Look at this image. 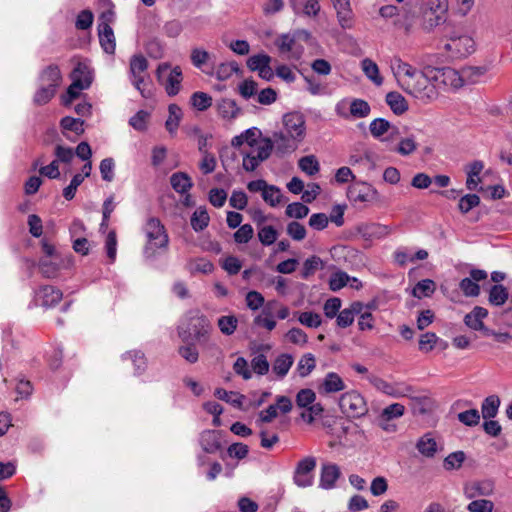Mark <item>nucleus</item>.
I'll use <instances>...</instances> for the list:
<instances>
[{"mask_svg":"<svg viewBox=\"0 0 512 512\" xmlns=\"http://www.w3.org/2000/svg\"><path fill=\"white\" fill-rule=\"evenodd\" d=\"M299 168L309 176H313L320 170V165L315 156H305L299 160Z\"/></svg>","mask_w":512,"mask_h":512,"instance_id":"49530a36","label":"nucleus"},{"mask_svg":"<svg viewBox=\"0 0 512 512\" xmlns=\"http://www.w3.org/2000/svg\"><path fill=\"white\" fill-rule=\"evenodd\" d=\"M480 204V197L476 194H467L459 200V210L466 214Z\"/></svg>","mask_w":512,"mask_h":512,"instance_id":"680f3d73","label":"nucleus"},{"mask_svg":"<svg viewBox=\"0 0 512 512\" xmlns=\"http://www.w3.org/2000/svg\"><path fill=\"white\" fill-rule=\"evenodd\" d=\"M436 290V284L431 279L419 281L412 290V295L418 299L430 297Z\"/></svg>","mask_w":512,"mask_h":512,"instance_id":"4c0bfd02","label":"nucleus"},{"mask_svg":"<svg viewBox=\"0 0 512 512\" xmlns=\"http://www.w3.org/2000/svg\"><path fill=\"white\" fill-rule=\"evenodd\" d=\"M218 114L223 119H233L240 113L236 103L231 99H222L217 104Z\"/></svg>","mask_w":512,"mask_h":512,"instance_id":"f704fd0d","label":"nucleus"},{"mask_svg":"<svg viewBox=\"0 0 512 512\" xmlns=\"http://www.w3.org/2000/svg\"><path fill=\"white\" fill-rule=\"evenodd\" d=\"M263 200L271 207H276L282 202L281 190L274 185H267L262 194Z\"/></svg>","mask_w":512,"mask_h":512,"instance_id":"a18cd8bd","label":"nucleus"},{"mask_svg":"<svg viewBox=\"0 0 512 512\" xmlns=\"http://www.w3.org/2000/svg\"><path fill=\"white\" fill-rule=\"evenodd\" d=\"M469 512H493L494 503L487 499H474L467 505Z\"/></svg>","mask_w":512,"mask_h":512,"instance_id":"4d7b16f0","label":"nucleus"},{"mask_svg":"<svg viewBox=\"0 0 512 512\" xmlns=\"http://www.w3.org/2000/svg\"><path fill=\"white\" fill-rule=\"evenodd\" d=\"M212 326L208 318L198 312H193L188 317L186 327L178 328V335L183 341L193 337L198 343H206L209 339Z\"/></svg>","mask_w":512,"mask_h":512,"instance_id":"7ed1b4c3","label":"nucleus"},{"mask_svg":"<svg viewBox=\"0 0 512 512\" xmlns=\"http://www.w3.org/2000/svg\"><path fill=\"white\" fill-rule=\"evenodd\" d=\"M340 475V468L336 464H323L321 467L319 486L323 489L333 488Z\"/></svg>","mask_w":512,"mask_h":512,"instance_id":"aec40b11","label":"nucleus"},{"mask_svg":"<svg viewBox=\"0 0 512 512\" xmlns=\"http://www.w3.org/2000/svg\"><path fill=\"white\" fill-rule=\"evenodd\" d=\"M487 315H488L487 309L480 307V306H476L473 308V310L470 313H468L465 316L464 322L469 328H471L475 331L483 330L484 324H483L482 320L485 317H487Z\"/></svg>","mask_w":512,"mask_h":512,"instance_id":"a878e982","label":"nucleus"},{"mask_svg":"<svg viewBox=\"0 0 512 512\" xmlns=\"http://www.w3.org/2000/svg\"><path fill=\"white\" fill-rule=\"evenodd\" d=\"M191 105L199 111H204L212 105V98L207 93L195 92L190 98Z\"/></svg>","mask_w":512,"mask_h":512,"instance_id":"de8ad7c7","label":"nucleus"},{"mask_svg":"<svg viewBox=\"0 0 512 512\" xmlns=\"http://www.w3.org/2000/svg\"><path fill=\"white\" fill-rule=\"evenodd\" d=\"M55 93L56 91L54 88L40 85L34 94V103L37 105H44L54 97Z\"/></svg>","mask_w":512,"mask_h":512,"instance_id":"13d9d810","label":"nucleus"},{"mask_svg":"<svg viewBox=\"0 0 512 512\" xmlns=\"http://www.w3.org/2000/svg\"><path fill=\"white\" fill-rule=\"evenodd\" d=\"M148 62L143 55H134L130 60V76L133 85L141 91L144 83Z\"/></svg>","mask_w":512,"mask_h":512,"instance_id":"2eb2a0df","label":"nucleus"},{"mask_svg":"<svg viewBox=\"0 0 512 512\" xmlns=\"http://www.w3.org/2000/svg\"><path fill=\"white\" fill-rule=\"evenodd\" d=\"M210 221L209 214L207 212V209L203 206L198 207L194 213L191 216V226L196 231H202L204 230Z\"/></svg>","mask_w":512,"mask_h":512,"instance_id":"72a5a7b5","label":"nucleus"},{"mask_svg":"<svg viewBox=\"0 0 512 512\" xmlns=\"http://www.w3.org/2000/svg\"><path fill=\"white\" fill-rule=\"evenodd\" d=\"M484 168V164L482 161H474L469 165V169L467 171V180L466 186L469 190H475L478 184L481 182L479 177L480 173Z\"/></svg>","mask_w":512,"mask_h":512,"instance_id":"473e14b6","label":"nucleus"},{"mask_svg":"<svg viewBox=\"0 0 512 512\" xmlns=\"http://www.w3.org/2000/svg\"><path fill=\"white\" fill-rule=\"evenodd\" d=\"M143 232L146 238L143 255L147 260H153L167 251L169 237L159 219L149 218L143 227Z\"/></svg>","mask_w":512,"mask_h":512,"instance_id":"f03ea898","label":"nucleus"},{"mask_svg":"<svg viewBox=\"0 0 512 512\" xmlns=\"http://www.w3.org/2000/svg\"><path fill=\"white\" fill-rule=\"evenodd\" d=\"M339 407L349 418H361L368 413V405L364 396L356 390L343 393L339 398Z\"/></svg>","mask_w":512,"mask_h":512,"instance_id":"0eeeda50","label":"nucleus"},{"mask_svg":"<svg viewBox=\"0 0 512 512\" xmlns=\"http://www.w3.org/2000/svg\"><path fill=\"white\" fill-rule=\"evenodd\" d=\"M364 75L376 86H381L384 82L380 75L379 67L375 61L370 58H364L360 63Z\"/></svg>","mask_w":512,"mask_h":512,"instance_id":"393cba45","label":"nucleus"},{"mask_svg":"<svg viewBox=\"0 0 512 512\" xmlns=\"http://www.w3.org/2000/svg\"><path fill=\"white\" fill-rule=\"evenodd\" d=\"M62 299V292L54 286H42L35 295V300L43 307H53Z\"/></svg>","mask_w":512,"mask_h":512,"instance_id":"a211bd4d","label":"nucleus"},{"mask_svg":"<svg viewBox=\"0 0 512 512\" xmlns=\"http://www.w3.org/2000/svg\"><path fill=\"white\" fill-rule=\"evenodd\" d=\"M316 468V459L312 456L303 458L297 463L294 471L293 481L301 488L309 487L313 484V471Z\"/></svg>","mask_w":512,"mask_h":512,"instance_id":"9b49d317","label":"nucleus"},{"mask_svg":"<svg viewBox=\"0 0 512 512\" xmlns=\"http://www.w3.org/2000/svg\"><path fill=\"white\" fill-rule=\"evenodd\" d=\"M295 12L316 16L320 10L319 0H290Z\"/></svg>","mask_w":512,"mask_h":512,"instance_id":"7c9ffc66","label":"nucleus"},{"mask_svg":"<svg viewBox=\"0 0 512 512\" xmlns=\"http://www.w3.org/2000/svg\"><path fill=\"white\" fill-rule=\"evenodd\" d=\"M346 385L343 379L335 372H329L325 375L319 391L324 394H331L343 391Z\"/></svg>","mask_w":512,"mask_h":512,"instance_id":"5701e85b","label":"nucleus"},{"mask_svg":"<svg viewBox=\"0 0 512 512\" xmlns=\"http://www.w3.org/2000/svg\"><path fill=\"white\" fill-rule=\"evenodd\" d=\"M372 136L380 141L384 148L388 151H393L396 147L397 141H399L398 130H370Z\"/></svg>","mask_w":512,"mask_h":512,"instance_id":"b1692460","label":"nucleus"},{"mask_svg":"<svg viewBox=\"0 0 512 512\" xmlns=\"http://www.w3.org/2000/svg\"><path fill=\"white\" fill-rule=\"evenodd\" d=\"M316 367V359L313 354L303 355L297 363L296 371L300 377H307Z\"/></svg>","mask_w":512,"mask_h":512,"instance_id":"58836bf2","label":"nucleus"},{"mask_svg":"<svg viewBox=\"0 0 512 512\" xmlns=\"http://www.w3.org/2000/svg\"><path fill=\"white\" fill-rule=\"evenodd\" d=\"M215 396L218 399L223 400L227 403H230L233 406L238 407V408H240L242 406L243 401L245 399L244 395H241V394H239L237 392H233V391H227L223 388L216 389Z\"/></svg>","mask_w":512,"mask_h":512,"instance_id":"ea45409f","label":"nucleus"},{"mask_svg":"<svg viewBox=\"0 0 512 512\" xmlns=\"http://www.w3.org/2000/svg\"><path fill=\"white\" fill-rule=\"evenodd\" d=\"M253 234V227L250 224H244L234 233V240L239 244L248 243L252 239Z\"/></svg>","mask_w":512,"mask_h":512,"instance_id":"774afa93","label":"nucleus"},{"mask_svg":"<svg viewBox=\"0 0 512 512\" xmlns=\"http://www.w3.org/2000/svg\"><path fill=\"white\" fill-rule=\"evenodd\" d=\"M459 287L465 296L476 297L480 294V286L470 277L462 279Z\"/></svg>","mask_w":512,"mask_h":512,"instance_id":"e2e57ef3","label":"nucleus"},{"mask_svg":"<svg viewBox=\"0 0 512 512\" xmlns=\"http://www.w3.org/2000/svg\"><path fill=\"white\" fill-rule=\"evenodd\" d=\"M275 45L281 53H290L289 57L296 60L302 56L304 51L302 46L296 45L295 38L289 34L280 35L276 39Z\"/></svg>","mask_w":512,"mask_h":512,"instance_id":"6ab92c4d","label":"nucleus"},{"mask_svg":"<svg viewBox=\"0 0 512 512\" xmlns=\"http://www.w3.org/2000/svg\"><path fill=\"white\" fill-rule=\"evenodd\" d=\"M156 76L169 96H175L180 92L183 75L179 66L172 68L167 62L161 63L157 67Z\"/></svg>","mask_w":512,"mask_h":512,"instance_id":"39448f33","label":"nucleus"},{"mask_svg":"<svg viewBox=\"0 0 512 512\" xmlns=\"http://www.w3.org/2000/svg\"><path fill=\"white\" fill-rule=\"evenodd\" d=\"M444 49L453 58H465L475 51V41L467 34L453 32L447 38Z\"/></svg>","mask_w":512,"mask_h":512,"instance_id":"6e6552de","label":"nucleus"},{"mask_svg":"<svg viewBox=\"0 0 512 512\" xmlns=\"http://www.w3.org/2000/svg\"><path fill=\"white\" fill-rule=\"evenodd\" d=\"M495 490L494 482L490 479L471 481L464 486V495L467 499L487 497L493 495Z\"/></svg>","mask_w":512,"mask_h":512,"instance_id":"4468645a","label":"nucleus"},{"mask_svg":"<svg viewBox=\"0 0 512 512\" xmlns=\"http://www.w3.org/2000/svg\"><path fill=\"white\" fill-rule=\"evenodd\" d=\"M244 143L249 146L248 151H255V156L261 161L270 156L273 148L272 141L269 138L261 137V130H245L244 133L232 139V145L235 147H240Z\"/></svg>","mask_w":512,"mask_h":512,"instance_id":"20e7f679","label":"nucleus"},{"mask_svg":"<svg viewBox=\"0 0 512 512\" xmlns=\"http://www.w3.org/2000/svg\"><path fill=\"white\" fill-rule=\"evenodd\" d=\"M350 276L343 271L333 273L329 280V287L332 291H338L348 285Z\"/></svg>","mask_w":512,"mask_h":512,"instance_id":"3c124183","label":"nucleus"},{"mask_svg":"<svg viewBox=\"0 0 512 512\" xmlns=\"http://www.w3.org/2000/svg\"><path fill=\"white\" fill-rule=\"evenodd\" d=\"M286 215L290 218L302 219L309 213V208L300 202H294L286 207Z\"/></svg>","mask_w":512,"mask_h":512,"instance_id":"864d4df0","label":"nucleus"},{"mask_svg":"<svg viewBox=\"0 0 512 512\" xmlns=\"http://www.w3.org/2000/svg\"><path fill=\"white\" fill-rule=\"evenodd\" d=\"M348 198L353 203H366L377 200L378 192L366 183L355 184L349 187Z\"/></svg>","mask_w":512,"mask_h":512,"instance_id":"ddd939ff","label":"nucleus"},{"mask_svg":"<svg viewBox=\"0 0 512 512\" xmlns=\"http://www.w3.org/2000/svg\"><path fill=\"white\" fill-rule=\"evenodd\" d=\"M434 77L436 80H440L445 86L454 89L460 88L464 84L461 74L450 67L438 69L437 74Z\"/></svg>","mask_w":512,"mask_h":512,"instance_id":"412c9836","label":"nucleus"},{"mask_svg":"<svg viewBox=\"0 0 512 512\" xmlns=\"http://www.w3.org/2000/svg\"><path fill=\"white\" fill-rule=\"evenodd\" d=\"M69 261L66 257H42L39 261V269L42 275L46 278H54L57 276L58 271L67 267Z\"/></svg>","mask_w":512,"mask_h":512,"instance_id":"dca6fc26","label":"nucleus"},{"mask_svg":"<svg viewBox=\"0 0 512 512\" xmlns=\"http://www.w3.org/2000/svg\"><path fill=\"white\" fill-rule=\"evenodd\" d=\"M62 81V75L57 65H49L42 70L39 76L40 85L54 88L56 91Z\"/></svg>","mask_w":512,"mask_h":512,"instance_id":"4be33fe9","label":"nucleus"},{"mask_svg":"<svg viewBox=\"0 0 512 512\" xmlns=\"http://www.w3.org/2000/svg\"><path fill=\"white\" fill-rule=\"evenodd\" d=\"M293 408L292 401L287 396H277L276 403L267 407V409L260 412V420L265 423H270L278 416V412L282 414L289 413Z\"/></svg>","mask_w":512,"mask_h":512,"instance_id":"f8f14e48","label":"nucleus"},{"mask_svg":"<svg viewBox=\"0 0 512 512\" xmlns=\"http://www.w3.org/2000/svg\"><path fill=\"white\" fill-rule=\"evenodd\" d=\"M298 321L309 328H317L322 323L321 316L311 311L301 312L298 316Z\"/></svg>","mask_w":512,"mask_h":512,"instance_id":"603ef678","label":"nucleus"},{"mask_svg":"<svg viewBox=\"0 0 512 512\" xmlns=\"http://www.w3.org/2000/svg\"><path fill=\"white\" fill-rule=\"evenodd\" d=\"M304 124V116L300 112H290L283 117L284 128H303Z\"/></svg>","mask_w":512,"mask_h":512,"instance_id":"5fc2aeb1","label":"nucleus"},{"mask_svg":"<svg viewBox=\"0 0 512 512\" xmlns=\"http://www.w3.org/2000/svg\"><path fill=\"white\" fill-rule=\"evenodd\" d=\"M500 406V399L496 395L488 396L484 399L481 405V413L483 418L492 419L494 418Z\"/></svg>","mask_w":512,"mask_h":512,"instance_id":"c9c22d12","label":"nucleus"},{"mask_svg":"<svg viewBox=\"0 0 512 512\" xmlns=\"http://www.w3.org/2000/svg\"><path fill=\"white\" fill-rule=\"evenodd\" d=\"M390 69L398 86L407 94L423 102L437 97L438 91L429 78L399 56H394L391 59Z\"/></svg>","mask_w":512,"mask_h":512,"instance_id":"f257e3e1","label":"nucleus"},{"mask_svg":"<svg viewBox=\"0 0 512 512\" xmlns=\"http://www.w3.org/2000/svg\"><path fill=\"white\" fill-rule=\"evenodd\" d=\"M277 237H278V232L276 231V229L273 226H270V225L264 226V227L260 228L258 231L259 241L264 246L272 245L277 240Z\"/></svg>","mask_w":512,"mask_h":512,"instance_id":"8fccbe9b","label":"nucleus"},{"mask_svg":"<svg viewBox=\"0 0 512 512\" xmlns=\"http://www.w3.org/2000/svg\"><path fill=\"white\" fill-rule=\"evenodd\" d=\"M170 184L172 188L180 194L187 193L193 185L191 178L184 172H176L172 174L170 177Z\"/></svg>","mask_w":512,"mask_h":512,"instance_id":"c756f323","label":"nucleus"},{"mask_svg":"<svg viewBox=\"0 0 512 512\" xmlns=\"http://www.w3.org/2000/svg\"><path fill=\"white\" fill-rule=\"evenodd\" d=\"M252 370L258 375H265L269 371V362L265 355L258 354L251 360Z\"/></svg>","mask_w":512,"mask_h":512,"instance_id":"69168bd1","label":"nucleus"},{"mask_svg":"<svg viewBox=\"0 0 512 512\" xmlns=\"http://www.w3.org/2000/svg\"><path fill=\"white\" fill-rule=\"evenodd\" d=\"M293 365V357L289 354L279 355L272 366V371L278 378L283 379Z\"/></svg>","mask_w":512,"mask_h":512,"instance_id":"2f4dec72","label":"nucleus"},{"mask_svg":"<svg viewBox=\"0 0 512 512\" xmlns=\"http://www.w3.org/2000/svg\"><path fill=\"white\" fill-rule=\"evenodd\" d=\"M465 460V454L462 451H457L449 454L444 459V468L446 470L458 469L461 467L462 463Z\"/></svg>","mask_w":512,"mask_h":512,"instance_id":"338daca9","label":"nucleus"},{"mask_svg":"<svg viewBox=\"0 0 512 512\" xmlns=\"http://www.w3.org/2000/svg\"><path fill=\"white\" fill-rule=\"evenodd\" d=\"M239 65L235 62L221 63L217 66L214 75L220 81L228 80L233 74L239 72Z\"/></svg>","mask_w":512,"mask_h":512,"instance_id":"79ce46f5","label":"nucleus"},{"mask_svg":"<svg viewBox=\"0 0 512 512\" xmlns=\"http://www.w3.org/2000/svg\"><path fill=\"white\" fill-rule=\"evenodd\" d=\"M405 413V407L404 405L400 403H393L385 407L381 414H380V420L389 422L393 419L400 418Z\"/></svg>","mask_w":512,"mask_h":512,"instance_id":"c03bdc74","label":"nucleus"},{"mask_svg":"<svg viewBox=\"0 0 512 512\" xmlns=\"http://www.w3.org/2000/svg\"><path fill=\"white\" fill-rule=\"evenodd\" d=\"M114 12L108 11L101 15V23L98 25L99 42L102 49L107 54H114L116 48V41L113 29L110 22L113 20Z\"/></svg>","mask_w":512,"mask_h":512,"instance_id":"9d476101","label":"nucleus"},{"mask_svg":"<svg viewBox=\"0 0 512 512\" xmlns=\"http://www.w3.org/2000/svg\"><path fill=\"white\" fill-rule=\"evenodd\" d=\"M217 326L222 334L229 336L237 329L238 319L234 315L221 316L217 320Z\"/></svg>","mask_w":512,"mask_h":512,"instance_id":"a19ab883","label":"nucleus"},{"mask_svg":"<svg viewBox=\"0 0 512 512\" xmlns=\"http://www.w3.org/2000/svg\"><path fill=\"white\" fill-rule=\"evenodd\" d=\"M367 379L377 391L393 398L410 397L413 392L412 386L405 382H388L373 374L367 375Z\"/></svg>","mask_w":512,"mask_h":512,"instance_id":"1a4fd4ad","label":"nucleus"},{"mask_svg":"<svg viewBox=\"0 0 512 512\" xmlns=\"http://www.w3.org/2000/svg\"><path fill=\"white\" fill-rule=\"evenodd\" d=\"M72 82L79 80L82 85L87 84V88L92 83V71L90 67L84 62H78L70 74Z\"/></svg>","mask_w":512,"mask_h":512,"instance_id":"c85d7f7f","label":"nucleus"},{"mask_svg":"<svg viewBox=\"0 0 512 512\" xmlns=\"http://www.w3.org/2000/svg\"><path fill=\"white\" fill-rule=\"evenodd\" d=\"M508 291L501 284L493 285L489 290L488 301L491 305L502 306L508 299Z\"/></svg>","mask_w":512,"mask_h":512,"instance_id":"e433bc0d","label":"nucleus"},{"mask_svg":"<svg viewBox=\"0 0 512 512\" xmlns=\"http://www.w3.org/2000/svg\"><path fill=\"white\" fill-rule=\"evenodd\" d=\"M295 401L297 407L303 409L300 416L307 423H312L317 417H320L324 411L323 406L319 402H316V393L310 388L299 390L296 394Z\"/></svg>","mask_w":512,"mask_h":512,"instance_id":"423d86ee","label":"nucleus"},{"mask_svg":"<svg viewBox=\"0 0 512 512\" xmlns=\"http://www.w3.org/2000/svg\"><path fill=\"white\" fill-rule=\"evenodd\" d=\"M87 89V84L82 85L79 80L72 82L67 89L66 95L62 96V103L64 105H69L74 99H76L81 90Z\"/></svg>","mask_w":512,"mask_h":512,"instance_id":"bf43d9fd","label":"nucleus"},{"mask_svg":"<svg viewBox=\"0 0 512 512\" xmlns=\"http://www.w3.org/2000/svg\"><path fill=\"white\" fill-rule=\"evenodd\" d=\"M168 118L166 120V128H174L180 124L183 116L182 109L176 104H170L168 107Z\"/></svg>","mask_w":512,"mask_h":512,"instance_id":"0e129e2a","label":"nucleus"},{"mask_svg":"<svg viewBox=\"0 0 512 512\" xmlns=\"http://www.w3.org/2000/svg\"><path fill=\"white\" fill-rule=\"evenodd\" d=\"M200 445L207 453H215L220 448L219 432L214 430H205L200 436Z\"/></svg>","mask_w":512,"mask_h":512,"instance_id":"bb28decb","label":"nucleus"},{"mask_svg":"<svg viewBox=\"0 0 512 512\" xmlns=\"http://www.w3.org/2000/svg\"><path fill=\"white\" fill-rule=\"evenodd\" d=\"M213 268V264L205 258L195 259L189 264V269L192 273L208 274L213 271Z\"/></svg>","mask_w":512,"mask_h":512,"instance_id":"052dcab7","label":"nucleus"},{"mask_svg":"<svg viewBox=\"0 0 512 512\" xmlns=\"http://www.w3.org/2000/svg\"><path fill=\"white\" fill-rule=\"evenodd\" d=\"M416 448L420 454L431 458L435 456L438 450V445L431 433H426L417 441Z\"/></svg>","mask_w":512,"mask_h":512,"instance_id":"cd10ccee","label":"nucleus"},{"mask_svg":"<svg viewBox=\"0 0 512 512\" xmlns=\"http://www.w3.org/2000/svg\"><path fill=\"white\" fill-rule=\"evenodd\" d=\"M357 231L365 240L372 241L387 237L391 228L380 223H368L359 225Z\"/></svg>","mask_w":512,"mask_h":512,"instance_id":"f3484780","label":"nucleus"},{"mask_svg":"<svg viewBox=\"0 0 512 512\" xmlns=\"http://www.w3.org/2000/svg\"><path fill=\"white\" fill-rule=\"evenodd\" d=\"M386 102L396 114H401L407 109L405 98L398 92H389L386 95Z\"/></svg>","mask_w":512,"mask_h":512,"instance_id":"37998d69","label":"nucleus"},{"mask_svg":"<svg viewBox=\"0 0 512 512\" xmlns=\"http://www.w3.org/2000/svg\"><path fill=\"white\" fill-rule=\"evenodd\" d=\"M271 63V57L267 54H256L247 60V67L251 71L259 72Z\"/></svg>","mask_w":512,"mask_h":512,"instance_id":"09e8293b","label":"nucleus"},{"mask_svg":"<svg viewBox=\"0 0 512 512\" xmlns=\"http://www.w3.org/2000/svg\"><path fill=\"white\" fill-rule=\"evenodd\" d=\"M416 147L417 145L413 138H401L399 135V141H397L394 152H398L399 154L406 156L413 153Z\"/></svg>","mask_w":512,"mask_h":512,"instance_id":"6e6d98bb","label":"nucleus"}]
</instances>
